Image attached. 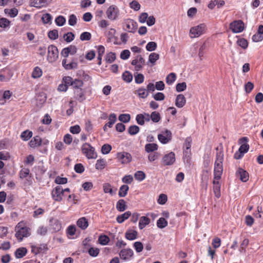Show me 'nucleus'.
<instances>
[{"mask_svg": "<svg viewBox=\"0 0 263 263\" xmlns=\"http://www.w3.org/2000/svg\"><path fill=\"white\" fill-rule=\"evenodd\" d=\"M119 120L123 123H127L130 120V116L129 114H121L119 116Z\"/></svg>", "mask_w": 263, "mask_h": 263, "instance_id": "8fccbe9b", "label": "nucleus"}, {"mask_svg": "<svg viewBox=\"0 0 263 263\" xmlns=\"http://www.w3.org/2000/svg\"><path fill=\"white\" fill-rule=\"evenodd\" d=\"M117 209L120 212H123L126 210V203L124 199H120L117 202Z\"/></svg>", "mask_w": 263, "mask_h": 263, "instance_id": "c85d7f7f", "label": "nucleus"}, {"mask_svg": "<svg viewBox=\"0 0 263 263\" xmlns=\"http://www.w3.org/2000/svg\"><path fill=\"white\" fill-rule=\"evenodd\" d=\"M111 148L112 147L110 145L105 144L102 146L101 151L103 154H107L110 152Z\"/></svg>", "mask_w": 263, "mask_h": 263, "instance_id": "680f3d73", "label": "nucleus"}, {"mask_svg": "<svg viewBox=\"0 0 263 263\" xmlns=\"http://www.w3.org/2000/svg\"><path fill=\"white\" fill-rule=\"evenodd\" d=\"M116 31L114 28H110L106 33V36L107 37L108 42H111L112 39L115 38V35Z\"/></svg>", "mask_w": 263, "mask_h": 263, "instance_id": "c03bdc74", "label": "nucleus"}, {"mask_svg": "<svg viewBox=\"0 0 263 263\" xmlns=\"http://www.w3.org/2000/svg\"><path fill=\"white\" fill-rule=\"evenodd\" d=\"M103 189L105 193H109L110 195H112L114 193L111 186L108 183H104L103 185Z\"/></svg>", "mask_w": 263, "mask_h": 263, "instance_id": "49530a36", "label": "nucleus"}, {"mask_svg": "<svg viewBox=\"0 0 263 263\" xmlns=\"http://www.w3.org/2000/svg\"><path fill=\"white\" fill-rule=\"evenodd\" d=\"M129 190V187L127 185H122L119 189L118 195L120 197H125Z\"/></svg>", "mask_w": 263, "mask_h": 263, "instance_id": "cd10ccee", "label": "nucleus"}, {"mask_svg": "<svg viewBox=\"0 0 263 263\" xmlns=\"http://www.w3.org/2000/svg\"><path fill=\"white\" fill-rule=\"evenodd\" d=\"M175 155L173 152L165 155L161 160L162 163L163 165H172L175 161Z\"/></svg>", "mask_w": 263, "mask_h": 263, "instance_id": "9b49d317", "label": "nucleus"}, {"mask_svg": "<svg viewBox=\"0 0 263 263\" xmlns=\"http://www.w3.org/2000/svg\"><path fill=\"white\" fill-rule=\"evenodd\" d=\"M230 29L234 33H239L244 29V24L241 20L234 21L230 24Z\"/></svg>", "mask_w": 263, "mask_h": 263, "instance_id": "6e6552de", "label": "nucleus"}, {"mask_svg": "<svg viewBox=\"0 0 263 263\" xmlns=\"http://www.w3.org/2000/svg\"><path fill=\"white\" fill-rule=\"evenodd\" d=\"M138 232L136 230H128L125 233V238L129 240H133L136 239Z\"/></svg>", "mask_w": 263, "mask_h": 263, "instance_id": "4be33fe9", "label": "nucleus"}, {"mask_svg": "<svg viewBox=\"0 0 263 263\" xmlns=\"http://www.w3.org/2000/svg\"><path fill=\"white\" fill-rule=\"evenodd\" d=\"M205 29V25L203 24L192 27L190 29V33L191 38L197 37L204 33Z\"/></svg>", "mask_w": 263, "mask_h": 263, "instance_id": "39448f33", "label": "nucleus"}, {"mask_svg": "<svg viewBox=\"0 0 263 263\" xmlns=\"http://www.w3.org/2000/svg\"><path fill=\"white\" fill-rule=\"evenodd\" d=\"M219 180H215L213 181V191L215 196L217 198H219L221 196L220 194V184L218 181Z\"/></svg>", "mask_w": 263, "mask_h": 263, "instance_id": "a211bd4d", "label": "nucleus"}, {"mask_svg": "<svg viewBox=\"0 0 263 263\" xmlns=\"http://www.w3.org/2000/svg\"><path fill=\"white\" fill-rule=\"evenodd\" d=\"M77 18L74 14H71L69 17L68 24L70 26H74L77 24Z\"/></svg>", "mask_w": 263, "mask_h": 263, "instance_id": "338daca9", "label": "nucleus"}, {"mask_svg": "<svg viewBox=\"0 0 263 263\" xmlns=\"http://www.w3.org/2000/svg\"><path fill=\"white\" fill-rule=\"evenodd\" d=\"M74 93L75 98L80 102H82L85 99V97L84 93V91L82 89H76L74 90Z\"/></svg>", "mask_w": 263, "mask_h": 263, "instance_id": "aec40b11", "label": "nucleus"}, {"mask_svg": "<svg viewBox=\"0 0 263 263\" xmlns=\"http://www.w3.org/2000/svg\"><path fill=\"white\" fill-rule=\"evenodd\" d=\"M27 250L25 248H20L17 249L15 252V256L17 258H21L26 255Z\"/></svg>", "mask_w": 263, "mask_h": 263, "instance_id": "a878e982", "label": "nucleus"}, {"mask_svg": "<svg viewBox=\"0 0 263 263\" xmlns=\"http://www.w3.org/2000/svg\"><path fill=\"white\" fill-rule=\"evenodd\" d=\"M42 73V69L39 67L36 66L33 69L32 73V77L34 79L40 78Z\"/></svg>", "mask_w": 263, "mask_h": 263, "instance_id": "7c9ffc66", "label": "nucleus"}, {"mask_svg": "<svg viewBox=\"0 0 263 263\" xmlns=\"http://www.w3.org/2000/svg\"><path fill=\"white\" fill-rule=\"evenodd\" d=\"M15 237L19 241L23 240L24 237H27L30 235L29 228L24 226L23 222H19L15 227Z\"/></svg>", "mask_w": 263, "mask_h": 263, "instance_id": "f03ea898", "label": "nucleus"}, {"mask_svg": "<svg viewBox=\"0 0 263 263\" xmlns=\"http://www.w3.org/2000/svg\"><path fill=\"white\" fill-rule=\"evenodd\" d=\"M186 88V84L185 82L178 83L176 86V89L177 92H181Z\"/></svg>", "mask_w": 263, "mask_h": 263, "instance_id": "bf43d9fd", "label": "nucleus"}, {"mask_svg": "<svg viewBox=\"0 0 263 263\" xmlns=\"http://www.w3.org/2000/svg\"><path fill=\"white\" fill-rule=\"evenodd\" d=\"M83 85V82L79 79L73 80L71 86L74 89L81 88Z\"/></svg>", "mask_w": 263, "mask_h": 263, "instance_id": "e433bc0d", "label": "nucleus"}, {"mask_svg": "<svg viewBox=\"0 0 263 263\" xmlns=\"http://www.w3.org/2000/svg\"><path fill=\"white\" fill-rule=\"evenodd\" d=\"M167 224V221L163 217L160 218L157 221V226L160 229L164 228Z\"/></svg>", "mask_w": 263, "mask_h": 263, "instance_id": "473e14b6", "label": "nucleus"}, {"mask_svg": "<svg viewBox=\"0 0 263 263\" xmlns=\"http://www.w3.org/2000/svg\"><path fill=\"white\" fill-rule=\"evenodd\" d=\"M123 27H126L125 30L129 32L135 33L138 28V24L134 20L127 18L124 20Z\"/></svg>", "mask_w": 263, "mask_h": 263, "instance_id": "423d86ee", "label": "nucleus"}, {"mask_svg": "<svg viewBox=\"0 0 263 263\" xmlns=\"http://www.w3.org/2000/svg\"><path fill=\"white\" fill-rule=\"evenodd\" d=\"M91 34L88 32H84L81 35L80 39L81 41H89L91 39Z\"/></svg>", "mask_w": 263, "mask_h": 263, "instance_id": "3c124183", "label": "nucleus"}, {"mask_svg": "<svg viewBox=\"0 0 263 263\" xmlns=\"http://www.w3.org/2000/svg\"><path fill=\"white\" fill-rule=\"evenodd\" d=\"M81 149L83 154L85 155L88 159H95L97 157V154L95 152V148L90 144L88 143L83 144Z\"/></svg>", "mask_w": 263, "mask_h": 263, "instance_id": "7ed1b4c3", "label": "nucleus"}, {"mask_svg": "<svg viewBox=\"0 0 263 263\" xmlns=\"http://www.w3.org/2000/svg\"><path fill=\"white\" fill-rule=\"evenodd\" d=\"M157 48V44L154 42H149L146 46V49L147 51H153L155 50Z\"/></svg>", "mask_w": 263, "mask_h": 263, "instance_id": "864d4df0", "label": "nucleus"}, {"mask_svg": "<svg viewBox=\"0 0 263 263\" xmlns=\"http://www.w3.org/2000/svg\"><path fill=\"white\" fill-rule=\"evenodd\" d=\"M117 158L122 163H128L132 161V155L127 152H121L117 154Z\"/></svg>", "mask_w": 263, "mask_h": 263, "instance_id": "ddd939ff", "label": "nucleus"}, {"mask_svg": "<svg viewBox=\"0 0 263 263\" xmlns=\"http://www.w3.org/2000/svg\"><path fill=\"white\" fill-rule=\"evenodd\" d=\"M138 96L141 98H146L148 96V93L144 88L141 87L137 90Z\"/></svg>", "mask_w": 263, "mask_h": 263, "instance_id": "72a5a7b5", "label": "nucleus"}, {"mask_svg": "<svg viewBox=\"0 0 263 263\" xmlns=\"http://www.w3.org/2000/svg\"><path fill=\"white\" fill-rule=\"evenodd\" d=\"M186 103V99L182 94L178 95L175 100V105L178 108L183 107Z\"/></svg>", "mask_w": 263, "mask_h": 263, "instance_id": "f3484780", "label": "nucleus"}, {"mask_svg": "<svg viewBox=\"0 0 263 263\" xmlns=\"http://www.w3.org/2000/svg\"><path fill=\"white\" fill-rule=\"evenodd\" d=\"M159 58V55L155 52L151 53L149 55V61L154 64Z\"/></svg>", "mask_w": 263, "mask_h": 263, "instance_id": "603ef678", "label": "nucleus"}, {"mask_svg": "<svg viewBox=\"0 0 263 263\" xmlns=\"http://www.w3.org/2000/svg\"><path fill=\"white\" fill-rule=\"evenodd\" d=\"M59 51L57 47L53 45H50L48 47L47 60L50 63L55 62L58 58Z\"/></svg>", "mask_w": 263, "mask_h": 263, "instance_id": "20e7f679", "label": "nucleus"}, {"mask_svg": "<svg viewBox=\"0 0 263 263\" xmlns=\"http://www.w3.org/2000/svg\"><path fill=\"white\" fill-rule=\"evenodd\" d=\"M48 36L50 39L55 40L59 37L58 31L56 29L50 30L48 33Z\"/></svg>", "mask_w": 263, "mask_h": 263, "instance_id": "a19ab883", "label": "nucleus"}, {"mask_svg": "<svg viewBox=\"0 0 263 263\" xmlns=\"http://www.w3.org/2000/svg\"><path fill=\"white\" fill-rule=\"evenodd\" d=\"M144 77L141 73H138L135 76V81L137 84H141L143 82Z\"/></svg>", "mask_w": 263, "mask_h": 263, "instance_id": "e2e57ef3", "label": "nucleus"}, {"mask_svg": "<svg viewBox=\"0 0 263 263\" xmlns=\"http://www.w3.org/2000/svg\"><path fill=\"white\" fill-rule=\"evenodd\" d=\"M151 120L153 122L157 123L161 120L160 114L157 111H153L151 115Z\"/></svg>", "mask_w": 263, "mask_h": 263, "instance_id": "c9c22d12", "label": "nucleus"}, {"mask_svg": "<svg viewBox=\"0 0 263 263\" xmlns=\"http://www.w3.org/2000/svg\"><path fill=\"white\" fill-rule=\"evenodd\" d=\"M122 79L127 83H130L133 80V75L128 71H125L122 76Z\"/></svg>", "mask_w": 263, "mask_h": 263, "instance_id": "2f4dec72", "label": "nucleus"}, {"mask_svg": "<svg viewBox=\"0 0 263 263\" xmlns=\"http://www.w3.org/2000/svg\"><path fill=\"white\" fill-rule=\"evenodd\" d=\"M158 146L155 143H148L145 146V151L147 153L153 152L158 149Z\"/></svg>", "mask_w": 263, "mask_h": 263, "instance_id": "bb28decb", "label": "nucleus"}, {"mask_svg": "<svg viewBox=\"0 0 263 263\" xmlns=\"http://www.w3.org/2000/svg\"><path fill=\"white\" fill-rule=\"evenodd\" d=\"M116 59V54L113 52H109L106 56V61L109 63H112Z\"/></svg>", "mask_w": 263, "mask_h": 263, "instance_id": "4d7b16f0", "label": "nucleus"}, {"mask_svg": "<svg viewBox=\"0 0 263 263\" xmlns=\"http://www.w3.org/2000/svg\"><path fill=\"white\" fill-rule=\"evenodd\" d=\"M52 198L56 201H61L64 195L63 189L61 186L54 188L51 193Z\"/></svg>", "mask_w": 263, "mask_h": 263, "instance_id": "1a4fd4ad", "label": "nucleus"}, {"mask_svg": "<svg viewBox=\"0 0 263 263\" xmlns=\"http://www.w3.org/2000/svg\"><path fill=\"white\" fill-rule=\"evenodd\" d=\"M133 254V251L130 249H122L119 253L120 258L124 260H129Z\"/></svg>", "mask_w": 263, "mask_h": 263, "instance_id": "4468645a", "label": "nucleus"}, {"mask_svg": "<svg viewBox=\"0 0 263 263\" xmlns=\"http://www.w3.org/2000/svg\"><path fill=\"white\" fill-rule=\"evenodd\" d=\"M42 139L38 136L33 137L29 142V144L31 147H36L42 144Z\"/></svg>", "mask_w": 263, "mask_h": 263, "instance_id": "6ab92c4d", "label": "nucleus"}, {"mask_svg": "<svg viewBox=\"0 0 263 263\" xmlns=\"http://www.w3.org/2000/svg\"><path fill=\"white\" fill-rule=\"evenodd\" d=\"M150 219L146 216H142L140 218L139 228L140 230L143 229L150 223Z\"/></svg>", "mask_w": 263, "mask_h": 263, "instance_id": "b1692460", "label": "nucleus"}, {"mask_svg": "<svg viewBox=\"0 0 263 263\" xmlns=\"http://www.w3.org/2000/svg\"><path fill=\"white\" fill-rule=\"evenodd\" d=\"M176 79V75L175 73H170L166 78V82L168 85L172 84Z\"/></svg>", "mask_w": 263, "mask_h": 263, "instance_id": "f704fd0d", "label": "nucleus"}, {"mask_svg": "<svg viewBox=\"0 0 263 263\" xmlns=\"http://www.w3.org/2000/svg\"><path fill=\"white\" fill-rule=\"evenodd\" d=\"M237 43L238 45L243 49H246L248 47V41L243 38L238 40Z\"/></svg>", "mask_w": 263, "mask_h": 263, "instance_id": "6e6d98bb", "label": "nucleus"}, {"mask_svg": "<svg viewBox=\"0 0 263 263\" xmlns=\"http://www.w3.org/2000/svg\"><path fill=\"white\" fill-rule=\"evenodd\" d=\"M134 177L136 180L141 181L145 179V174L143 172L139 171L135 173Z\"/></svg>", "mask_w": 263, "mask_h": 263, "instance_id": "4c0bfd02", "label": "nucleus"}, {"mask_svg": "<svg viewBox=\"0 0 263 263\" xmlns=\"http://www.w3.org/2000/svg\"><path fill=\"white\" fill-rule=\"evenodd\" d=\"M32 136V132L29 130H26L22 133L21 138L24 141H28Z\"/></svg>", "mask_w": 263, "mask_h": 263, "instance_id": "c756f323", "label": "nucleus"}, {"mask_svg": "<svg viewBox=\"0 0 263 263\" xmlns=\"http://www.w3.org/2000/svg\"><path fill=\"white\" fill-rule=\"evenodd\" d=\"M224 155L222 152L216 154V159L214 163V179L219 180L223 173V161Z\"/></svg>", "mask_w": 263, "mask_h": 263, "instance_id": "f257e3e1", "label": "nucleus"}, {"mask_svg": "<svg viewBox=\"0 0 263 263\" xmlns=\"http://www.w3.org/2000/svg\"><path fill=\"white\" fill-rule=\"evenodd\" d=\"M51 0H31V5L32 6L36 8H41L47 6Z\"/></svg>", "mask_w": 263, "mask_h": 263, "instance_id": "dca6fc26", "label": "nucleus"}, {"mask_svg": "<svg viewBox=\"0 0 263 263\" xmlns=\"http://www.w3.org/2000/svg\"><path fill=\"white\" fill-rule=\"evenodd\" d=\"M49 229L52 233L60 231L62 229V223L60 220L52 218L49 221Z\"/></svg>", "mask_w": 263, "mask_h": 263, "instance_id": "9d476101", "label": "nucleus"}, {"mask_svg": "<svg viewBox=\"0 0 263 263\" xmlns=\"http://www.w3.org/2000/svg\"><path fill=\"white\" fill-rule=\"evenodd\" d=\"M77 224L81 229L85 230L88 226V222L85 217H82L78 220Z\"/></svg>", "mask_w": 263, "mask_h": 263, "instance_id": "5701e85b", "label": "nucleus"}, {"mask_svg": "<svg viewBox=\"0 0 263 263\" xmlns=\"http://www.w3.org/2000/svg\"><path fill=\"white\" fill-rule=\"evenodd\" d=\"M19 174L21 179L26 178L30 174V170L28 168H23L20 172Z\"/></svg>", "mask_w": 263, "mask_h": 263, "instance_id": "09e8293b", "label": "nucleus"}, {"mask_svg": "<svg viewBox=\"0 0 263 263\" xmlns=\"http://www.w3.org/2000/svg\"><path fill=\"white\" fill-rule=\"evenodd\" d=\"M144 63L145 60L141 55H137L136 58L132 60L131 62L132 65L135 66V70L136 71L140 70L142 68Z\"/></svg>", "mask_w": 263, "mask_h": 263, "instance_id": "f8f14e48", "label": "nucleus"}, {"mask_svg": "<svg viewBox=\"0 0 263 263\" xmlns=\"http://www.w3.org/2000/svg\"><path fill=\"white\" fill-rule=\"evenodd\" d=\"M99 243L102 245H106L109 241V238L107 235H100L98 238Z\"/></svg>", "mask_w": 263, "mask_h": 263, "instance_id": "ea45409f", "label": "nucleus"}, {"mask_svg": "<svg viewBox=\"0 0 263 263\" xmlns=\"http://www.w3.org/2000/svg\"><path fill=\"white\" fill-rule=\"evenodd\" d=\"M136 120L138 124L141 125H143L144 124V115L143 114L137 115L136 116Z\"/></svg>", "mask_w": 263, "mask_h": 263, "instance_id": "774afa93", "label": "nucleus"}, {"mask_svg": "<svg viewBox=\"0 0 263 263\" xmlns=\"http://www.w3.org/2000/svg\"><path fill=\"white\" fill-rule=\"evenodd\" d=\"M63 37L66 42L69 43L74 40V34L71 32H68L64 34Z\"/></svg>", "mask_w": 263, "mask_h": 263, "instance_id": "a18cd8bd", "label": "nucleus"}, {"mask_svg": "<svg viewBox=\"0 0 263 263\" xmlns=\"http://www.w3.org/2000/svg\"><path fill=\"white\" fill-rule=\"evenodd\" d=\"M236 176L239 177L240 180L242 182H246L249 180V176L248 173L241 168H239L236 172Z\"/></svg>", "mask_w": 263, "mask_h": 263, "instance_id": "2eb2a0df", "label": "nucleus"}, {"mask_svg": "<svg viewBox=\"0 0 263 263\" xmlns=\"http://www.w3.org/2000/svg\"><path fill=\"white\" fill-rule=\"evenodd\" d=\"M106 14L109 20L114 21L118 18L119 10L116 6L111 5L107 8Z\"/></svg>", "mask_w": 263, "mask_h": 263, "instance_id": "0eeeda50", "label": "nucleus"}, {"mask_svg": "<svg viewBox=\"0 0 263 263\" xmlns=\"http://www.w3.org/2000/svg\"><path fill=\"white\" fill-rule=\"evenodd\" d=\"M55 22L58 26H62L65 24L66 19L63 16L60 15L55 18Z\"/></svg>", "mask_w": 263, "mask_h": 263, "instance_id": "de8ad7c7", "label": "nucleus"}, {"mask_svg": "<svg viewBox=\"0 0 263 263\" xmlns=\"http://www.w3.org/2000/svg\"><path fill=\"white\" fill-rule=\"evenodd\" d=\"M88 254L92 257H96L99 253L100 250L97 248L90 247L88 250Z\"/></svg>", "mask_w": 263, "mask_h": 263, "instance_id": "58836bf2", "label": "nucleus"}, {"mask_svg": "<svg viewBox=\"0 0 263 263\" xmlns=\"http://www.w3.org/2000/svg\"><path fill=\"white\" fill-rule=\"evenodd\" d=\"M131 212L129 211H127L124 213L120 215L117 216L116 220L119 223H122L126 219H128L129 217L131 215Z\"/></svg>", "mask_w": 263, "mask_h": 263, "instance_id": "393cba45", "label": "nucleus"}, {"mask_svg": "<svg viewBox=\"0 0 263 263\" xmlns=\"http://www.w3.org/2000/svg\"><path fill=\"white\" fill-rule=\"evenodd\" d=\"M62 65L66 70L76 69L78 67V64L75 62H71L67 64V60L65 59L62 61Z\"/></svg>", "mask_w": 263, "mask_h": 263, "instance_id": "412c9836", "label": "nucleus"}, {"mask_svg": "<svg viewBox=\"0 0 263 263\" xmlns=\"http://www.w3.org/2000/svg\"><path fill=\"white\" fill-rule=\"evenodd\" d=\"M74 171L79 174H82L84 172L85 168L84 166L81 163H77L74 165Z\"/></svg>", "mask_w": 263, "mask_h": 263, "instance_id": "052dcab7", "label": "nucleus"}, {"mask_svg": "<svg viewBox=\"0 0 263 263\" xmlns=\"http://www.w3.org/2000/svg\"><path fill=\"white\" fill-rule=\"evenodd\" d=\"M134 247L137 252H141L143 249V244L140 241H136L134 243Z\"/></svg>", "mask_w": 263, "mask_h": 263, "instance_id": "0e129e2a", "label": "nucleus"}, {"mask_svg": "<svg viewBox=\"0 0 263 263\" xmlns=\"http://www.w3.org/2000/svg\"><path fill=\"white\" fill-rule=\"evenodd\" d=\"M191 150L190 149H184L183 151V160L184 161L186 162H189L191 159Z\"/></svg>", "mask_w": 263, "mask_h": 263, "instance_id": "5fc2aeb1", "label": "nucleus"}, {"mask_svg": "<svg viewBox=\"0 0 263 263\" xmlns=\"http://www.w3.org/2000/svg\"><path fill=\"white\" fill-rule=\"evenodd\" d=\"M105 165V161L103 159H99L97 161L96 164V168L97 170H102Z\"/></svg>", "mask_w": 263, "mask_h": 263, "instance_id": "13d9d810", "label": "nucleus"}, {"mask_svg": "<svg viewBox=\"0 0 263 263\" xmlns=\"http://www.w3.org/2000/svg\"><path fill=\"white\" fill-rule=\"evenodd\" d=\"M109 122L106 123V125H107L108 127L110 128L117 120L116 115L115 114H111L109 116Z\"/></svg>", "mask_w": 263, "mask_h": 263, "instance_id": "79ce46f5", "label": "nucleus"}, {"mask_svg": "<svg viewBox=\"0 0 263 263\" xmlns=\"http://www.w3.org/2000/svg\"><path fill=\"white\" fill-rule=\"evenodd\" d=\"M140 128L137 125H132L129 127L128 132L130 135H135L139 132Z\"/></svg>", "mask_w": 263, "mask_h": 263, "instance_id": "37998d69", "label": "nucleus"}, {"mask_svg": "<svg viewBox=\"0 0 263 263\" xmlns=\"http://www.w3.org/2000/svg\"><path fill=\"white\" fill-rule=\"evenodd\" d=\"M148 17V15L147 13L143 12L139 16V22L141 23H144L147 20Z\"/></svg>", "mask_w": 263, "mask_h": 263, "instance_id": "69168bd1", "label": "nucleus"}]
</instances>
